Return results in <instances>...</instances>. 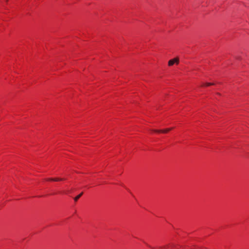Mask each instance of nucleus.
<instances>
[{
	"mask_svg": "<svg viewBox=\"0 0 249 249\" xmlns=\"http://www.w3.org/2000/svg\"><path fill=\"white\" fill-rule=\"evenodd\" d=\"M64 178H48L46 179L47 181H61L64 180Z\"/></svg>",
	"mask_w": 249,
	"mask_h": 249,
	"instance_id": "nucleus-4",
	"label": "nucleus"
},
{
	"mask_svg": "<svg viewBox=\"0 0 249 249\" xmlns=\"http://www.w3.org/2000/svg\"><path fill=\"white\" fill-rule=\"evenodd\" d=\"M214 84L213 83H206L205 84L202 85V86H209L211 85H213Z\"/></svg>",
	"mask_w": 249,
	"mask_h": 249,
	"instance_id": "nucleus-6",
	"label": "nucleus"
},
{
	"mask_svg": "<svg viewBox=\"0 0 249 249\" xmlns=\"http://www.w3.org/2000/svg\"><path fill=\"white\" fill-rule=\"evenodd\" d=\"M172 129H173V128H167L164 130H154L153 131L154 132H162V133H165L168 132L170 130H172Z\"/></svg>",
	"mask_w": 249,
	"mask_h": 249,
	"instance_id": "nucleus-3",
	"label": "nucleus"
},
{
	"mask_svg": "<svg viewBox=\"0 0 249 249\" xmlns=\"http://www.w3.org/2000/svg\"><path fill=\"white\" fill-rule=\"evenodd\" d=\"M179 63V58L178 57L175 58L174 59H171L168 61V66H171L173 65L174 64H176L177 65Z\"/></svg>",
	"mask_w": 249,
	"mask_h": 249,
	"instance_id": "nucleus-1",
	"label": "nucleus"
},
{
	"mask_svg": "<svg viewBox=\"0 0 249 249\" xmlns=\"http://www.w3.org/2000/svg\"><path fill=\"white\" fill-rule=\"evenodd\" d=\"M83 193H80L79 195L74 197V200L75 201H77L78 199L82 196Z\"/></svg>",
	"mask_w": 249,
	"mask_h": 249,
	"instance_id": "nucleus-5",
	"label": "nucleus"
},
{
	"mask_svg": "<svg viewBox=\"0 0 249 249\" xmlns=\"http://www.w3.org/2000/svg\"><path fill=\"white\" fill-rule=\"evenodd\" d=\"M170 247L173 248H175L176 247V245L174 244H168L166 246H165L164 247H160L159 248V249H167V248H169Z\"/></svg>",
	"mask_w": 249,
	"mask_h": 249,
	"instance_id": "nucleus-2",
	"label": "nucleus"
}]
</instances>
